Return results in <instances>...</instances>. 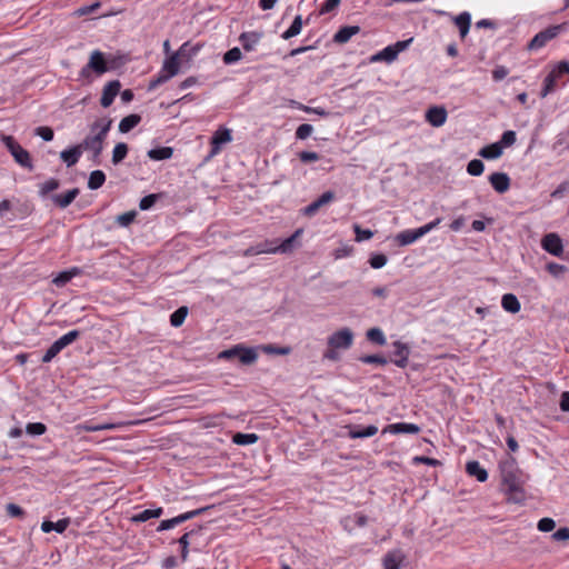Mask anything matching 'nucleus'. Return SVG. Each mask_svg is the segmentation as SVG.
Returning <instances> with one entry per match:
<instances>
[{
    "instance_id": "obj_5",
    "label": "nucleus",
    "mask_w": 569,
    "mask_h": 569,
    "mask_svg": "<svg viewBox=\"0 0 569 569\" xmlns=\"http://www.w3.org/2000/svg\"><path fill=\"white\" fill-rule=\"evenodd\" d=\"M80 336L78 330H71L57 339L44 352L41 361L43 363L51 362L64 348L73 343Z\"/></svg>"
},
{
    "instance_id": "obj_45",
    "label": "nucleus",
    "mask_w": 569,
    "mask_h": 569,
    "mask_svg": "<svg viewBox=\"0 0 569 569\" xmlns=\"http://www.w3.org/2000/svg\"><path fill=\"white\" fill-rule=\"evenodd\" d=\"M359 361H361L362 363L379 365V366H385L388 362V360L383 356H380V355H365V356L359 357Z\"/></svg>"
},
{
    "instance_id": "obj_18",
    "label": "nucleus",
    "mask_w": 569,
    "mask_h": 569,
    "mask_svg": "<svg viewBox=\"0 0 569 569\" xmlns=\"http://www.w3.org/2000/svg\"><path fill=\"white\" fill-rule=\"evenodd\" d=\"M367 522V516L361 512H356L341 519V526L348 532H352L357 527H365Z\"/></svg>"
},
{
    "instance_id": "obj_34",
    "label": "nucleus",
    "mask_w": 569,
    "mask_h": 569,
    "mask_svg": "<svg viewBox=\"0 0 569 569\" xmlns=\"http://www.w3.org/2000/svg\"><path fill=\"white\" fill-rule=\"evenodd\" d=\"M501 305L506 311H509L512 313H516L520 310V302H519L518 298L512 293L503 295L502 299H501Z\"/></svg>"
},
{
    "instance_id": "obj_23",
    "label": "nucleus",
    "mask_w": 569,
    "mask_h": 569,
    "mask_svg": "<svg viewBox=\"0 0 569 569\" xmlns=\"http://www.w3.org/2000/svg\"><path fill=\"white\" fill-rule=\"evenodd\" d=\"M262 38L261 32H242L239 37V41L242 44V48L246 51H251L256 48V46L259 43V41Z\"/></svg>"
},
{
    "instance_id": "obj_43",
    "label": "nucleus",
    "mask_w": 569,
    "mask_h": 569,
    "mask_svg": "<svg viewBox=\"0 0 569 569\" xmlns=\"http://www.w3.org/2000/svg\"><path fill=\"white\" fill-rule=\"evenodd\" d=\"M128 153V146L124 142H119L116 144L113 151H112V163L118 164L120 163Z\"/></svg>"
},
{
    "instance_id": "obj_26",
    "label": "nucleus",
    "mask_w": 569,
    "mask_h": 569,
    "mask_svg": "<svg viewBox=\"0 0 569 569\" xmlns=\"http://www.w3.org/2000/svg\"><path fill=\"white\" fill-rule=\"evenodd\" d=\"M81 153V147L77 144L70 149L61 151L60 158L67 164V167H72L79 161Z\"/></svg>"
},
{
    "instance_id": "obj_32",
    "label": "nucleus",
    "mask_w": 569,
    "mask_h": 569,
    "mask_svg": "<svg viewBox=\"0 0 569 569\" xmlns=\"http://www.w3.org/2000/svg\"><path fill=\"white\" fill-rule=\"evenodd\" d=\"M377 432H378V428L373 425H370V426H367L363 428L356 427L349 431V437L351 439L369 438V437L375 436Z\"/></svg>"
},
{
    "instance_id": "obj_56",
    "label": "nucleus",
    "mask_w": 569,
    "mask_h": 569,
    "mask_svg": "<svg viewBox=\"0 0 569 569\" xmlns=\"http://www.w3.org/2000/svg\"><path fill=\"white\" fill-rule=\"evenodd\" d=\"M100 6H101V3L99 1H97L90 6H82L76 10L74 14L77 17H83V16L90 14V13L94 12L97 9H99Z\"/></svg>"
},
{
    "instance_id": "obj_50",
    "label": "nucleus",
    "mask_w": 569,
    "mask_h": 569,
    "mask_svg": "<svg viewBox=\"0 0 569 569\" xmlns=\"http://www.w3.org/2000/svg\"><path fill=\"white\" fill-rule=\"evenodd\" d=\"M26 431L32 436H41L46 433L47 427L42 422H29L26 427Z\"/></svg>"
},
{
    "instance_id": "obj_1",
    "label": "nucleus",
    "mask_w": 569,
    "mask_h": 569,
    "mask_svg": "<svg viewBox=\"0 0 569 569\" xmlns=\"http://www.w3.org/2000/svg\"><path fill=\"white\" fill-rule=\"evenodd\" d=\"M501 478V491L509 503L521 505L526 500L523 473L518 467L516 458L507 455L498 463Z\"/></svg>"
},
{
    "instance_id": "obj_54",
    "label": "nucleus",
    "mask_w": 569,
    "mask_h": 569,
    "mask_svg": "<svg viewBox=\"0 0 569 569\" xmlns=\"http://www.w3.org/2000/svg\"><path fill=\"white\" fill-rule=\"evenodd\" d=\"M556 527V522L551 518H542L538 521L537 528L542 532L552 531Z\"/></svg>"
},
{
    "instance_id": "obj_41",
    "label": "nucleus",
    "mask_w": 569,
    "mask_h": 569,
    "mask_svg": "<svg viewBox=\"0 0 569 569\" xmlns=\"http://www.w3.org/2000/svg\"><path fill=\"white\" fill-rule=\"evenodd\" d=\"M301 233H302L301 229L296 230L291 237L284 239L280 244H276V251L283 252V253L291 251V249L293 247V242Z\"/></svg>"
},
{
    "instance_id": "obj_3",
    "label": "nucleus",
    "mask_w": 569,
    "mask_h": 569,
    "mask_svg": "<svg viewBox=\"0 0 569 569\" xmlns=\"http://www.w3.org/2000/svg\"><path fill=\"white\" fill-rule=\"evenodd\" d=\"M1 141L13 157L14 161L28 170H33L30 153L22 148L12 136H1Z\"/></svg>"
},
{
    "instance_id": "obj_52",
    "label": "nucleus",
    "mask_w": 569,
    "mask_h": 569,
    "mask_svg": "<svg viewBox=\"0 0 569 569\" xmlns=\"http://www.w3.org/2000/svg\"><path fill=\"white\" fill-rule=\"evenodd\" d=\"M353 231L356 233V241L358 242L369 240L373 237V232L371 230L362 229L359 224L353 226Z\"/></svg>"
},
{
    "instance_id": "obj_55",
    "label": "nucleus",
    "mask_w": 569,
    "mask_h": 569,
    "mask_svg": "<svg viewBox=\"0 0 569 569\" xmlns=\"http://www.w3.org/2000/svg\"><path fill=\"white\" fill-rule=\"evenodd\" d=\"M516 142V132L512 130L505 131L498 143H501V148L510 147Z\"/></svg>"
},
{
    "instance_id": "obj_31",
    "label": "nucleus",
    "mask_w": 569,
    "mask_h": 569,
    "mask_svg": "<svg viewBox=\"0 0 569 569\" xmlns=\"http://www.w3.org/2000/svg\"><path fill=\"white\" fill-rule=\"evenodd\" d=\"M81 270L77 267L71 268L70 270H66L60 272L56 278H53L52 282L57 287L66 286L73 277L80 274Z\"/></svg>"
},
{
    "instance_id": "obj_42",
    "label": "nucleus",
    "mask_w": 569,
    "mask_h": 569,
    "mask_svg": "<svg viewBox=\"0 0 569 569\" xmlns=\"http://www.w3.org/2000/svg\"><path fill=\"white\" fill-rule=\"evenodd\" d=\"M301 28H302V18H301V16H297L293 19L289 29L282 33V38L287 40V39L298 36L301 32Z\"/></svg>"
},
{
    "instance_id": "obj_28",
    "label": "nucleus",
    "mask_w": 569,
    "mask_h": 569,
    "mask_svg": "<svg viewBox=\"0 0 569 569\" xmlns=\"http://www.w3.org/2000/svg\"><path fill=\"white\" fill-rule=\"evenodd\" d=\"M69 525H70L69 518L60 519L57 522L46 520L41 523V530L46 533L51 532L53 530L59 533H62L66 531V529L69 527Z\"/></svg>"
},
{
    "instance_id": "obj_9",
    "label": "nucleus",
    "mask_w": 569,
    "mask_h": 569,
    "mask_svg": "<svg viewBox=\"0 0 569 569\" xmlns=\"http://www.w3.org/2000/svg\"><path fill=\"white\" fill-rule=\"evenodd\" d=\"M207 508H199L191 511L183 512L171 519L162 520L157 528V531H164L174 528L178 525L183 523L187 520L193 519L194 517L203 513Z\"/></svg>"
},
{
    "instance_id": "obj_24",
    "label": "nucleus",
    "mask_w": 569,
    "mask_h": 569,
    "mask_svg": "<svg viewBox=\"0 0 569 569\" xmlns=\"http://www.w3.org/2000/svg\"><path fill=\"white\" fill-rule=\"evenodd\" d=\"M466 472L470 477H475L480 482H485L488 479L487 470L482 468L481 465L476 460L468 461L466 463Z\"/></svg>"
},
{
    "instance_id": "obj_40",
    "label": "nucleus",
    "mask_w": 569,
    "mask_h": 569,
    "mask_svg": "<svg viewBox=\"0 0 569 569\" xmlns=\"http://www.w3.org/2000/svg\"><path fill=\"white\" fill-rule=\"evenodd\" d=\"M397 50H395V47L392 46H388L387 48H385L383 50H381L380 52H378L377 54H375L372 58H371V61H387V62H392L393 60H396L397 58Z\"/></svg>"
},
{
    "instance_id": "obj_15",
    "label": "nucleus",
    "mask_w": 569,
    "mask_h": 569,
    "mask_svg": "<svg viewBox=\"0 0 569 569\" xmlns=\"http://www.w3.org/2000/svg\"><path fill=\"white\" fill-rule=\"evenodd\" d=\"M393 349V357L391 358L390 361L399 368H406L408 366L410 348L408 347V345L401 341H395Z\"/></svg>"
},
{
    "instance_id": "obj_19",
    "label": "nucleus",
    "mask_w": 569,
    "mask_h": 569,
    "mask_svg": "<svg viewBox=\"0 0 569 569\" xmlns=\"http://www.w3.org/2000/svg\"><path fill=\"white\" fill-rule=\"evenodd\" d=\"M447 110L443 107H431L426 112V120L432 127H441L447 120Z\"/></svg>"
},
{
    "instance_id": "obj_6",
    "label": "nucleus",
    "mask_w": 569,
    "mask_h": 569,
    "mask_svg": "<svg viewBox=\"0 0 569 569\" xmlns=\"http://www.w3.org/2000/svg\"><path fill=\"white\" fill-rule=\"evenodd\" d=\"M107 71L108 64L103 57V53L99 50H94L90 54L89 62L81 69L80 76L83 78H90L91 72L101 76Z\"/></svg>"
},
{
    "instance_id": "obj_38",
    "label": "nucleus",
    "mask_w": 569,
    "mask_h": 569,
    "mask_svg": "<svg viewBox=\"0 0 569 569\" xmlns=\"http://www.w3.org/2000/svg\"><path fill=\"white\" fill-rule=\"evenodd\" d=\"M259 440L258 435L256 433H242L237 432L232 436V442L238 446H248L253 445Z\"/></svg>"
},
{
    "instance_id": "obj_17",
    "label": "nucleus",
    "mask_w": 569,
    "mask_h": 569,
    "mask_svg": "<svg viewBox=\"0 0 569 569\" xmlns=\"http://www.w3.org/2000/svg\"><path fill=\"white\" fill-rule=\"evenodd\" d=\"M335 199L333 191L323 192L317 200L303 208L305 216L312 217L321 207L330 203Z\"/></svg>"
},
{
    "instance_id": "obj_63",
    "label": "nucleus",
    "mask_w": 569,
    "mask_h": 569,
    "mask_svg": "<svg viewBox=\"0 0 569 569\" xmlns=\"http://www.w3.org/2000/svg\"><path fill=\"white\" fill-rule=\"evenodd\" d=\"M509 73V70L503 66H497L492 71V78L495 81H501Z\"/></svg>"
},
{
    "instance_id": "obj_39",
    "label": "nucleus",
    "mask_w": 569,
    "mask_h": 569,
    "mask_svg": "<svg viewBox=\"0 0 569 569\" xmlns=\"http://www.w3.org/2000/svg\"><path fill=\"white\" fill-rule=\"evenodd\" d=\"M106 181V174L103 173V171L101 170H94L90 173L89 176V179H88V188L90 190H97L99 189L100 187H102V184L104 183Z\"/></svg>"
},
{
    "instance_id": "obj_30",
    "label": "nucleus",
    "mask_w": 569,
    "mask_h": 569,
    "mask_svg": "<svg viewBox=\"0 0 569 569\" xmlns=\"http://www.w3.org/2000/svg\"><path fill=\"white\" fill-rule=\"evenodd\" d=\"M163 513L161 507L156 509H146L139 513L132 516L131 521L133 522H146L151 518H159Z\"/></svg>"
},
{
    "instance_id": "obj_58",
    "label": "nucleus",
    "mask_w": 569,
    "mask_h": 569,
    "mask_svg": "<svg viewBox=\"0 0 569 569\" xmlns=\"http://www.w3.org/2000/svg\"><path fill=\"white\" fill-rule=\"evenodd\" d=\"M136 216H137L136 211L124 212L117 217V222L122 227H127L134 220Z\"/></svg>"
},
{
    "instance_id": "obj_29",
    "label": "nucleus",
    "mask_w": 569,
    "mask_h": 569,
    "mask_svg": "<svg viewBox=\"0 0 569 569\" xmlns=\"http://www.w3.org/2000/svg\"><path fill=\"white\" fill-rule=\"evenodd\" d=\"M180 51L170 54L163 62L162 69L169 72V76H177L180 70Z\"/></svg>"
},
{
    "instance_id": "obj_49",
    "label": "nucleus",
    "mask_w": 569,
    "mask_h": 569,
    "mask_svg": "<svg viewBox=\"0 0 569 569\" xmlns=\"http://www.w3.org/2000/svg\"><path fill=\"white\" fill-rule=\"evenodd\" d=\"M241 56H242V53H241L240 49H239V48H237V47H234V48H232V49L228 50V51L223 54V58H222V59H223V62H224L226 64H231V63H233V62L239 61V60L241 59Z\"/></svg>"
},
{
    "instance_id": "obj_51",
    "label": "nucleus",
    "mask_w": 569,
    "mask_h": 569,
    "mask_svg": "<svg viewBox=\"0 0 569 569\" xmlns=\"http://www.w3.org/2000/svg\"><path fill=\"white\" fill-rule=\"evenodd\" d=\"M258 254L261 253H276V241L266 240L264 242L254 246Z\"/></svg>"
},
{
    "instance_id": "obj_12",
    "label": "nucleus",
    "mask_w": 569,
    "mask_h": 569,
    "mask_svg": "<svg viewBox=\"0 0 569 569\" xmlns=\"http://www.w3.org/2000/svg\"><path fill=\"white\" fill-rule=\"evenodd\" d=\"M406 560V553L399 549L389 550L382 558L383 569H401Z\"/></svg>"
},
{
    "instance_id": "obj_37",
    "label": "nucleus",
    "mask_w": 569,
    "mask_h": 569,
    "mask_svg": "<svg viewBox=\"0 0 569 569\" xmlns=\"http://www.w3.org/2000/svg\"><path fill=\"white\" fill-rule=\"evenodd\" d=\"M173 154L171 147H159L148 151V157L152 160H166L170 159Z\"/></svg>"
},
{
    "instance_id": "obj_22",
    "label": "nucleus",
    "mask_w": 569,
    "mask_h": 569,
    "mask_svg": "<svg viewBox=\"0 0 569 569\" xmlns=\"http://www.w3.org/2000/svg\"><path fill=\"white\" fill-rule=\"evenodd\" d=\"M562 74H565V72L560 70V66L559 64H557L548 73V76L545 78V81H543V89H542V92H541L542 97H546L548 93L553 91L558 78H560Z\"/></svg>"
},
{
    "instance_id": "obj_2",
    "label": "nucleus",
    "mask_w": 569,
    "mask_h": 569,
    "mask_svg": "<svg viewBox=\"0 0 569 569\" xmlns=\"http://www.w3.org/2000/svg\"><path fill=\"white\" fill-rule=\"evenodd\" d=\"M112 120L110 118L103 117L96 120L90 126L91 134L86 137L79 146L81 150H90L92 152V160L98 161L102 150L104 139L111 128Z\"/></svg>"
},
{
    "instance_id": "obj_44",
    "label": "nucleus",
    "mask_w": 569,
    "mask_h": 569,
    "mask_svg": "<svg viewBox=\"0 0 569 569\" xmlns=\"http://www.w3.org/2000/svg\"><path fill=\"white\" fill-rule=\"evenodd\" d=\"M367 338L369 341L378 346H383L386 343L385 335L379 328H371L368 330Z\"/></svg>"
},
{
    "instance_id": "obj_36",
    "label": "nucleus",
    "mask_w": 569,
    "mask_h": 569,
    "mask_svg": "<svg viewBox=\"0 0 569 569\" xmlns=\"http://www.w3.org/2000/svg\"><path fill=\"white\" fill-rule=\"evenodd\" d=\"M455 23L459 28L460 37L465 38L469 31L471 17L468 12H462L455 17Z\"/></svg>"
},
{
    "instance_id": "obj_14",
    "label": "nucleus",
    "mask_w": 569,
    "mask_h": 569,
    "mask_svg": "<svg viewBox=\"0 0 569 569\" xmlns=\"http://www.w3.org/2000/svg\"><path fill=\"white\" fill-rule=\"evenodd\" d=\"M543 250L552 256L560 257L563 252L562 240L557 233H548L541 240Z\"/></svg>"
},
{
    "instance_id": "obj_48",
    "label": "nucleus",
    "mask_w": 569,
    "mask_h": 569,
    "mask_svg": "<svg viewBox=\"0 0 569 569\" xmlns=\"http://www.w3.org/2000/svg\"><path fill=\"white\" fill-rule=\"evenodd\" d=\"M483 170H485L483 162L478 159L471 160L467 166V172L470 176H475V177L480 176L483 172Z\"/></svg>"
},
{
    "instance_id": "obj_64",
    "label": "nucleus",
    "mask_w": 569,
    "mask_h": 569,
    "mask_svg": "<svg viewBox=\"0 0 569 569\" xmlns=\"http://www.w3.org/2000/svg\"><path fill=\"white\" fill-rule=\"evenodd\" d=\"M552 539L556 541L568 540L569 539V528H567V527L559 528L556 532H553Z\"/></svg>"
},
{
    "instance_id": "obj_59",
    "label": "nucleus",
    "mask_w": 569,
    "mask_h": 569,
    "mask_svg": "<svg viewBox=\"0 0 569 569\" xmlns=\"http://www.w3.org/2000/svg\"><path fill=\"white\" fill-rule=\"evenodd\" d=\"M369 263L373 269H380L387 263V257L383 253L373 254Z\"/></svg>"
},
{
    "instance_id": "obj_35",
    "label": "nucleus",
    "mask_w": 569,
    "mask_h": 569,
    "mask_svg": "<svg viewBox=\"0 0 569 569\" xmlns=\"http://www.w3.org/2000/svg\"><path fill=\"white\" fill-rule=\"evenodd\" d=\"M141 121V117L139 114H129L124 117L119 123V131L122 133H127L132 130L136 126H138Z\"/></svg>"
},
{
    "instance_id": "obj_4",
    "label": "nucleus",
    "mask_w": 569,
    "mask_h": 569,
    "mask_svg": "<svg viewBox=\"0 0 569 569\" xmlns=\"http://www.w3.org/2000/svg\"><path fill=\"white\" fill-rule=\"evenodd\" d=\"M218 358L227 360L237 358L242 365H251L257 360L258 353L253 348L237 345L230 349L221 351Z\"/></svg>"
},
{
    "instance_id": "obj_62",
    "label": "nucleus",
    "mask_w": 569,
    "mask_h": 569,
    "mask_svg": "<svg viewBox=\"0 0 569 569\" xmlns=\"http://www.w3.org/2000/svg\"><path fill=\"white\" fill-rule=\"evenodd\" d=\"M7 513L10 517L20 518L24 515V511L20 506L16 503H9L7 505Z\"/></svg>"
},
{
    "instance_id": "obj_46",
    "label": "nucleus",
    "mask_w": 569,
    "mask_h": 569,
    "mask_svg": "<svg viewBox=\"0 0 569 569\" xmlns=\"http://www.w3.org/2000/svg\"><path fill=\"white\" fill-rule=\"evenodd\" d=\"M59 186H60V182L58 179L50 178L49 180H47L46 182L40 184L39 193H40V196L44 197L49 192L57 190L59 188Z\"/></svg>"
},
{
    "instance_id": "obj_11",
    "label": "nucleus",
    "mask_w": 569,
    "mask_h": 569,
    "mask_svg": "<svg viewBox=\"0 0 569 569\" xmlns=\"http://www.w3.org/2000/svg\"><path fill=\"white\" fill-rule=\"evenodd\" d=\"M126 423H123V422H116V423L106 422V423L94 425V423H92L91 420H89L83 423L76 425L73 427V430H74L76 435L79 436L82 431L93 432V431H102V430H113L117 428H121Z\"/></svg>"
},
{
    "instance_id": "obj_8",
    "label": "nucleus",
    "mask_w": 569,
    "mask_h": 569,
    "mask_svg": "<svg viewBox=\"0 0 569 569\" xmlns=\"http://www.w3.org/2000/svg\"><path fill=\"white\" fill-rule=\"evenodd\" d=\"M562 28H563V24L551 26V27L538 32L529 42L528 48L530 50H536V49L542 48L548 41L556 38Z\"/></svg>"
},
{
    "instance_id": "obj_57",
    "label": "nucleus",
    "mask_w": 569,
    "mask_h": 569,
    "mask_svg": "<svg viewBox=\"0 0 569 569\" xmlns=\"http://www.w3.org/2000/svg\"><path fill=\"white\" fill-rule=\"evenodd\" d=\"M262 349L264 352L271 355H288L291 351L289 347H277L274 345H267Z\"/></svg>"
},
{
    "instance_id": "obj_60",
    "label": "nucleus",
    "mask_w": 569,
    "mask_h": 569,
    "mask_svg": "<svg viewBox=\"0 0 569 569\" xmlns=\"http://www.w3.org/2000/svg\"><path fill=\"white\" fill-rule=\"evenodd\" d=\"M157 199H158V194H154V193L148 194L140 200L139 208L141 210H148L156 203Z\"/></svg>"
},
{
    "instance_id": "obj_25",
    "label": "nucleus",
    "mask_w": 569,
    "mask_h": 569,
    "mask_svg": "<svg viewBox=\"0 0 569 569\" xmlns=\"http://www.w3.org/2000/svg\"><path fill=\"white\" fill-rule=\"evenodd\" d=\"M360 32L359 26H346L340 28L337 33L333 36V41L336 43H346L351 37L358 34Z\"/></svg>"
},
{
    "instance_id": "obj_61",
    "label": "nucleus",
    "mask_w": 569,
    "mask_h": 569,
    "mask_svg": "<svg viewBox=\"0 0 569 569\" xmlns=\"http://www.w3.org/2000/svg\"><path fill=\"white\" fill-rule=\"evenodd\" d=\"M36 134L41 137L44 141H51L53 139V130L50 127H38Z\"/></svg>"
},
{
    "instance_id": "obj_7",
    "label": "nucleus",
    "mask_w": 569,
    "mask_h": 569,
    "mask_svg": "<svg viewBox=\"0 0 569 569\" xmlns=\"http://www.w3.org/2000/svg\"><path fill=\"white\" fill-rule=\"evenodd\" d=\"M440 221H441V219L437 218L436 220H433L416 230L402 231L397 236V240L401 246H408V244L415 242L420 237L428 233L433 228H436L440 223Z\"/></svg>"
},
{
    "instance_id": "obj_21",
    "label": "nucleus",
    "mask_w": 569,
    "mask_h": 569,
    "mask_svg": "<svg viewBox=\"0 0 569 569\" xmlns=\"http://www.w3.org/2000/svg\"><path fill=\"white\" fill-rule=\"evenodd\" d=\"M489 182L499 193H505L510 188V178L503 172H493L490 174Z\"/></svg>"
},
{
    "instance_id": "obj_16",
    "label": "nucleus",
    "mask_w": 569,
    "mask_h": 569,
    "mask_svg": "<svg viewBox=\"0 0 569 569\" xmlns=\"http://www.w3.org/2000/svg\"><path fill=\"white\" fill-rule=\"evenodd\" d=\"M121 88L120 81L113 80L108 82L102 91L100 103L103 108H108L112 104L114 98L119 93Z\"/></svg>"
},
{
    "instance_id": "obj_13",
    "label": "nucleus",
    "mask_w": 569,
    "mask_h": 569,
    "mask_svg": "<svg viewBox=\"0 0 569 569\" xmlns=\"http://www.w3.org/2000/svg\"><path fill=\"white\" fill-rule=\"evenodd\" d=\"M352 332L349 329H341L329 338L328 346L337 349H348L352 345Z\"/></svg>"
},
{
    "instance_id": "obj_33",
    "label": "nucleus",
    "mask_w": 569,
    "mask_h": 569,
    "mask_svg": "<svg viewBox=\"0 0 569 569\" xmlns=\"http://www.w3.org/2000/svg\"><path fill=\"white\" fill-rule=\"evenodd\" d=\"M502 154L501 143L495 142L483 147L479 151V156L485 159H497Z\"/></svg>"
},
{
    "instance_id": "obj_53",
    "label": "nucleus",
    "mask_w": 569,
    "mask_h": 569,
    "mask_svg": "<svg viewBox=\"0 0 569 569\" xmlns=\"http://www.w3.org/2000/svg\"><path fill=\"white\" fill-rule=\"evenodd\" d=\"M313 127L309 123L300 124L296 130L297 139L305 140L311 136Z\"/></svg>"
},
{
    "instance_id": "obj_20",
    "label": "nucleus",
    "mask_w": 569,
    "mask_h": 569,
    "mask_svg": "<svg viewBox=\"0 0 569 569\" xmlns=\"http://www.w3.org/2000/svg\"><path fill=\"white\" fill-rule=\"evenodd\" d=\"M383 433L386 432H390V433H410V435H417L420 432V427L418 425H415V423H409V422H397V423H391V425H388L383 431Z\"/></svg>"
},
{
    "instance_id": "obj_27",
    "label": "nucleus",
    "mask_w": 569,
    "mask_h": 569,
    "mask_svg": "<svg viewBox=\"0 0 569 569\" xmlns=\"http://www.w3.org/2000/svg\"><path fill=\"white\" fill-rule=\"evenodd\" d=\"M78 194L79 189L73 188L71 190H68L66 193L53 196L52 200L59 208L64 209L73 202Z\"/></svg>"
},
{
    "instance_id": "obj_10",
    "label": "nucleus",
    "mask_w": 569,
    "mask_h": 569,
    "mask_svg": "<svg viewBox=\"0 0 569 569\" xmlns=\"http://www.w3.org/2000/svg\"><path fill=\"white\" fill-rule=\"evenodd\" d=\"M231 140H232V137H231L230 129L220 127L218 130H216L213 136L211 137V141H210L211 150L208 156V159L218 154L221 150L222 144L228 143Z\"/></svg>"
},
{
    "instance_id": "obj_47",
    "label": "nucleus",
    "mask_w": 569,
    "mask_h": 569,
    "mask_svg": "<svg viewBox=\"0 0 569 569\" xmlns=\"http://www.w3.org/2000/svg\"><path fill=\"white\" fill-rule=\"evenodd\" d=\"M546 269L556 278L562 277L568 271V268L565 264H559L557 262L547 263Z\"/></svg>"
}]
</instances>
